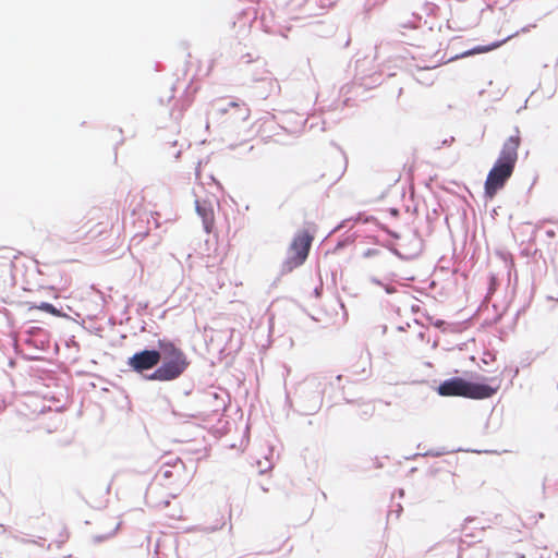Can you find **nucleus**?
Returning a JSON list of instances; mask_svg holds the SVG:
<instances>
[{"label": "nucleus", "instance_id": "1", "mask_svg": "<svg viewBox=\"0 0 558 558\" xmlns=\"http://www.w3.org/2000/svg\"><path fill=\"white\" fill-rule=\"evenodd\" d=\"M520 145V132L515 130V134L509 136L504 142L499 156L487 174L484 189L486 196L489 198H493L511 178L518 161V149Z\"/></svg>", "mask_w": 558, "mask_h": 558}, {"label": "nucleus", "instance_id": "4", "mask_svg": "<svg viewBox=\"0 0 558 558\" xmlns=\"http://www.w3.org/2000/svg\"><path fill=\"white\" fill-rule=\"evenodd\" d=\"M118 219V211L106 213L99 210L94 217L89 218L85 223V232L89 234L92 239L108 234L112 228L114 221Z\"/></svg>", "mask_w": 558, "mask_h": 558}, {"label": "nucleus", "instance_id": "3", "mask_svg": "<svg viewBox=\"0 0 558 558\" xmlns=\"http://www.w3.org/2000/svg\"><path fill=\"white\" fill-rule=\"evenodd\" d=\"M313 241L314 233L308 230H300L294 234L287 251V258L283 263L286 270L292 271L305 263Z\"/></svg>", "mask_w": 558, "mask_h": 558}, {"label": "nucleus", "instance_id": "13", "mask_svg": "<svg viewBox=\"0 0 558 558\" xmlns=\"http://www.w3.org/2000/svg\"><path fill=\"white\" fill-rule=\"evenodd\" d=\"M174 468H165L160 471V475L163 480L173 478V483H178L180 481L181 474L179 472H174Z\"/></svg>", "mask_w": 558, "mask_h": 558}, {"label": "nucleus", "instance_id": "7", "mask_svg": "<svg viewBox=\"0 0 558 558\" xmlns=\"http://www.w3.org/2000/svg\"><path fill=\"white\" fill-rule=\"evenodd\" d=\"M158 348L163 355V360L186 357L185 353L169 340H159Z\"/></svg>", "mask_w": 558, "mask_h": 558}, {"label": "nucleus", "instance_id": "11", "mask_svg": "<svg viewBox=\"0 0 558 558\" xmlns=\"http://www.w3.org/2000/svg\"><path fill=\"white\" fill-rule=\"evenodd\" d=\"M512 36H509L508 38L501 40V41H497V43H493L492 45H487V46H476L474 47L473 49L469 50V51H465L461 54V57H469V56H472V54H478V53H485V52H489L494 49H497L499 48L504 43H506L508 39H510Z\"/></svg>", "mask_w": 558, "mask_h": 558}, {"label": "nucleus", "instance_id": "15", "mask_svg": "<svg viewBox=\"0 0 558 558\" xmlns=\"http://www.w3.org/2000/svg\"><path fill=\"white\" fill-rule=\"evenodd\" d=\"M119 527H120V522H113L110 531L107 534L100 536L99 538H107V537L113 536L117 533V531L119 530Z\"/></svg>", "mask_w": 558, "mask_h": 558}, {"label": "nucleus", "instance_id": "16", "mask_svg": "<svg viewBox=\"0 0 558 558\" xmlns=\"http://www.w3.org/2000/svg\"><path fill=\"white\" fill-rule=\"evenodd\" d=\"M5 263L3 264L4 266H11V259L9 257H5Z\"/></svg>", "mask_w": 558, "mask_h": 558}, {"label": "nucleus", "instance_id": "14", "mask_svg": "<svg viewBox=\"0 0 558 558\" xmlns=\"http://www.w3.org/2000/svg\"><path fill=\"white\" fill-rule=\"evenodd\" d=\"M38 310L49 313L51 315L58 316L60 312L50 303L43 302L40 305L36 306Z\"/></svg>", "mask_w": 558, "mask_h": 558}, {"label": "nucleus", "instance_id": "2", "mask_svg": "<svg viewBox=\"0 0 558 558\" xmlns=\"http://www.w3.org/2000/svg\"><path fill=\"white\" fill-rule=\"evenodd\" d=\"M500 380L493 378L490 384L471 383L460 377L445 380L438 386V393L444 397H463L469 399H488L497 393Z\"/></svg>", "mask_w": 558, "mask_h": 558}, {"label": "nucleus", "instance_id": "6", "mask_svg": "<svg viewBox=\"0 0 558 558\" xmlns=\"http://www.w3.org/2000/svg\"><path fill=\"white\" fill-rule=\"evenodd\" d=\"M161 359V353L156 350H144L135 353L129 359V366L134 371L142 373L155 367Z\"/></svg>", "mask_w": 558, "mask_h": 558}, {"label": "nucleus", "instance_id": "5", "mask_svg": "<svg viewBox=\"0 0 558 558\" xmlns=\"http://www.w3.org/2000/svg\"><path fill=\"white\" fill-rule=\"evenodd\" d=\"M186 357L163 360V363L149 376L151 380L170 381L179 378L189 366Z\"/></svg>", "mask_w": 558, "mask_h": 558}, {"label": "nucleus", "instance_id": "9", "mask_svg": "<svg viewBox=\"0 0 558 558\" xmlns=\"http://www.w3.org/2000/svg\"><path fill=\"white\" fill-rule=\"evenodd\" d=\"M231 110H235L239 112L238 118L242 121H245L250 117V108L245 102H235L232 101L228 105L227 108L222 109V113H229Z\"/></svg>", "mask_w": 558, "mask_h": 558}, {"label": "nucleus", "instance_id": "8", "mask_svg": "<svg viewBox=\"0 0 558 558\" xmlns=\"http://www.w3.org/2000/svg\"><path fill=\"white\" fill-rule=\"evenodd\" d=\"M163 517L169 520L170 523L182 521L185 519L184 510L179 502L171 505L169 501L165 505Z\"/></svg>", "mask_w": 558, "mask_h": 558}, {"label": "nucleus", "instance_id": "12", "mask_svg": "<svg viewBox=\"0 0 558 558\" xmlns=\"http://www.w3.org/2000/svg\"><path fill=\"white\" fill-rule=\"evenodd\" d=\"M197 213L203 217V222L206 232H211L214 228V213L211 209H206L204 207L197 206Z\"/></svg>", "mask_w": 558, "mask_h": 558}, {"label": "nucleus", "instance_id": "10", "mask_svg": "<svg viewBox=\"0 0 558 558\" xmlns=\"http://www.w3.org/2000/svg\"><path fill=\"white\" fill-rule=\"evenodd\" d=\"M213 517H215V523L208 526V529L215 531L222 529L228 523V521H230L231 513L230 510L226 508L222 511L214 512Z\"/></svg>", "mask_w": 558, "mask_h": 558}]
</instances>
